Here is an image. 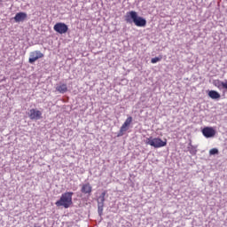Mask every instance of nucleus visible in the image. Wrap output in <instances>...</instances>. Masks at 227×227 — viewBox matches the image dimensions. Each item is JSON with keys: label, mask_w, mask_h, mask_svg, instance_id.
Here are the masks:
<instances>
[{"label": "nucleus", "mask_w": 227, "mask_h": 227, "mask_svg": "<svg viewBox=\"0 0 227 227\" xmlns=\"http://www.w3.org/2000/svg\"><path fill=\"white\" fill-rule=\"evenodd\" d=\"M125 20L129 24L134 22L135 26H137V27H145V26H146V20L143 17L137 16V12H136V11L127 12L125 15Z\"/></svg>", "instance_id": "1"}, {"label": "nucleus", "mask_w": 227, "mask_h": 227, "mask_svg": "<svg viewBox=\"0 0 227 227\" xmlns=\"http://www.w3.org/2000/svg\"><path fill=\"white\" fill-rule=\"evenodd\" d=\"M72 196L74 193L72 192H64L59 200L55 202L56 207H63L64 208H70L74 204L72 200Z\"/></svg>", "instance_id": "2"}, {"label": "nucleus", "mask_w": 227, "mask_h": 227, "mask_svg": "<svg viewBox=\"0 0 227 227\" xmlns=\"http://www.w3.org/2000/svg\"><path fill=\"white\" fill-rule=\"evenodd\" d=\"M145 145H149V146H153V148H162L168 145V140H161L160 137H148L145 140Z\"/></svg>", "instance_id": "3"}, {"label": "nucleus", "mask_w": 227, "mask_h": 227, "mask_svg": "<svg viewBox=\"0 0 227 227\" xmlns=\"http://www.w3.org/2000/svg\"><path fill=\"white\" fill-rule=\"evenodd\" d=\"M43 56V53H42V51H31L29 54L28 63H30V65H33L35 63V61H38V59H42Z\"/></svg>", "instance_id": "4"}, {"label": "nucleus", "mask_w": 227, "mask_h": 227, "mask_svg": "<svg viewBox=\"0 0 227 227\" xmlns=\"http://www.w3.org/2000/svg\"><path fill=\"white\" fill-rule=\"evenodd\" d=\"M131 124H132V116H129L124 121V123L121 125L118 137L123 136V134H125V132L129 130V128L130 127Z\"/></svg>", "instance_id": "5"}, {"label": "nucleus", "mask_w": 227, "mask_h": 227, "mask_svg": "<svg viewBox=\"0 0 227 227\" xmlns=\"http://www.w3.org/2000/svg\"><path fill=\"white\" fill-rule=\"evenodd\" d=\"M53 29L56 33H59V35H65L68 31V26L65 23L59 22L54 25Z\"/></svg>", "instance_id": "6"}, {"label": "nucleus", "mask_w": 227, "mask_h": 227, "mask_svg": "<svg viewBox=\"0 0 227 227\" xmlns=\"http://www.w3.org/2000/svg\"><path fill=\"white\" fill-rule=\"evenodd\" d=\"M202 135L207 139L210 137H215L216 131L213 127H205L202 130Z\"/></svg>", "instance_id": "7"}, {"label": "nucleus", "mask_w": 227, "mask_h": 227, "mask_svg": "<svg viewBox=\"0 0 227 227\" xmlns=\"http://www.w3.org/2000/svg\"><path fill=\"white\" fill-rule=\"evenodd\" d=\"M28 117L30 120H42V112L35 108L30 109Z\"/></svg>", "instance_id": "8"}, {"label": "nucleus", "mask_w": 227, "mask_h": 227, "mask_svg": "<svg viewBox=\"0 0 227 227\" xmlns=\"http://www.w3.org/2000/svg\"><path fill=\"white\" fill-rule=\"evenodd\" d=\"M92 191H93V188L91 187V184H90V183H87L82 185L81 192L82 194H87L88 196H91Z\"/></svg>", "instance_id": "9"}, {"label": "nucleus", "mask_w": 227, "mask_h": 227, "mask_svg": "<svg viewBox=\"0 0 227 227\" xmlns=\"http://www.w3.org/2000/svg\"><path fill=\"white\" fill-rule=\"evenodd\" d=\"M26 19H27L26 12H18L14 17L15 22H22V20H26Z\"/></svg>", "instance_id": "10"}, {"label": "nucleus", "mask_w": 227, "mask_h": 227, "mask_svg": "<svg viewBox=\"0 0 227 227\" xmlns=\"http://www.w3.org/2000/svg\"><path fill=\"white\" fill-rule=\"evenodd\" d=\"M56 91H59V93H67L68 91V87L66 83H60L56 87Z\"/></svg>", "instance_id": "11"}, {"label": "nucleus", "mask_w": 227, "mask_h": 227, "mask_svg": "<svg viewBox=\"0 0 227 227\" xmlns=\"http://www.w3.org/2000/svg\"><path fill=\"white\" fill-rule=\"evenodd\" d=\"M208 97H210V98L213 100H218V98H221V94L215 90H210L208 92Z\"/></svg>", "instance_id": "12"}, {"label": "nucleus", "mask_w": 227, "mask_h": 227, "mask_svg": "<svg viewBox=\"0 0 227 227\" xmlns=\"http://www.w3.org/2000/svg\"><path fill=\"white\" fill-rule=\"evenodd\" d=\"M161 59L162 56L155 57L151 59V63L154 65L155 63H159V61H160Z\"/></svg>", "instance_id": "13"}, {"label": "nucleus", "mask_w": 227, "mask_h": 227, "mask_svg": "<svg viewBox=\"0 0 227 227\" xmlns=\"http://www.w3.org/2000/svg\"><path fill=\"white\" fill-rule=\"evenodd\" d=\"M98 212L99 215H102V214L104 212V204H98Z\"/></svg>", "instance_id": "14"}, {"label": "nucleus", "mask_w": 227, "mask_h": 227, "mask_svg": "<svg viewBox=\"0 0 227 227\" xmlns=\"http://www.w3.org/2000/svg\"><path fill=\"white\" fill-rule=\"evenodd\" d=\"M217 153H219V150H217V148H213L209 151L210 155H217Z\"/></svg>", "instance_id": "15"}, {"label": "nucleus", "mask_w": 227, "mask_h": 227, "mask_svg": "<svg viewBox=\"0 0 227 227\" xmlns=\"http://www.w3.org/2000/svg\"><path fill=\"white\" fill-rule=\"evenodd\" d=\"M99 200H100V202H98V204L104 205V201H106V197H101L100 195Z\"/></svg>", "instance_id": "16"}, {"label": "nucleus", "mask_w": 227, "mask_h": 227, "mask_svg": "<svg viewBox=\"0 0 227 227\" xmlns=\"http://www.w3.org/2000/svg\"><path fill=\"white\" fill-rule=\"evenodd\" d=\"M106 194H107V192L105 191L101 193V197L106 198Z\"/></svg>", "instance_id": "17"}, {"label": "nucleus", "mask_w": 227, "mask_h": 227, "mask_svg": "<svg viewBox=\"0 0 227 227\" xmlns=\"http://www.w3.org/2000/svg\"><path fill=\"white\" fill-rule=\"evenodd\" d=\"M190 153H192V151H190Z\"/></svg>", "instance_id": "18"}]
</instances>
